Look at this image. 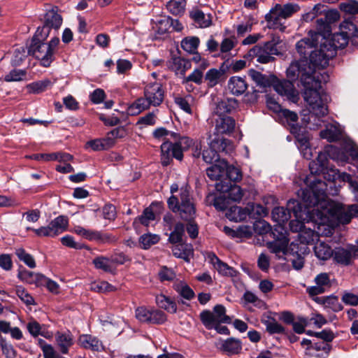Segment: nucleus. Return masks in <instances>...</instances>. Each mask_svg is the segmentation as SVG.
<instances>
[{
    "mask_svg": "<svg viewBox=\"0 0 358 358\" xmlns=\"http://www.w3.org/2000/svg\"><path fill=\"white\" fill-rule=\"evenodd\" d=\"M336 55L329 44H320L311 52L308 59L293 62L287 69V76L292 80L300 79L304 87L303 98L309 105L312 117H324L328 113L327 96L320 92L321 84L327 83L329 75L320 72L328 66L329 61Z\"/></svg>",
    "mask_w": 358,
    "mask_h": 358,
    "instance_id": "1",
    "label": "nucleus"
},
{
    "mask_svg": "<svg viewBox=\"0 0 358 358\" xmlns=\"http://www.w3.org/2000/svg\"><path fill=\"white\" fill-rule=\"evenodd\" d=\"M308 187L299 192L307 208H313L311 217L321 224L336 222V224H348L352 217H358V204L344 206L328 199L327 185L322 180L312 176L307 178Z\"/></svg>",
    "mask_w": 358,
    "mask_h": 358,
    "instance_id": "2",
    "label": "nucleus"
},
{
    "mask_svg": "<svg viewBox=\"0 0 358 358\" xmlns=\"http://www.w3.org/2000/svg\"><path fill=\"white\" fill-rule=\"evenodd\" d=\"M171 196L168 199L169 208L174 213H178L180 217L189 221L187 225V231L192 238L198 236V226L192 221L196 215L195 204L189 193V189L182 187L180 189L176 183L171 186Z\"/></svg>",
    "mask_w": 358,
    "mask_h": 358,
    "instance_id": "3",
    "label": "nucleus"
},
{
    "mask_svg": "<svg viewBox=\"0 0 358 358\" xmlns=\"http://www.w3.org/2000/svg\"><path fill=\"white\" fill-rule=\"evenodd\" d=\"M164 90L159 83H152L145 85L144 96L138 99L129 108L132 115L148 109L151 106H159L164 101Z\"/></svg>",
    "mask_w": 358,
    "mask_h": 358,
    "instance_id": "4",
    "label": "nucleus"
},
{
    "mask_svg": "<svg viewBox=\"0 0 358 358\" xmlns=\"http://www.w3.org/2000/svg\"><path fill=\"white\" fill-rule=\"evenodd\" d=\"M299 10V6L294 3L275 4L265 16L267 27L269 29H279L281 31H284L286 27L284 25V22H282V20L291 17Z\"/></svg>",
    "mask_w": 358,
    "mask_h": 358,
    "instance_id": "5",
    "label": "nucleus"
},
{
    "mask_svg": "<svg viewBox=\"0 0 358 358\" xmlns=\"http://www.w3.org/2000/svg\"><path fill=\"white\" fill-rule=\"evenodd\" d=\"M59 43L57 37L52 38L49 43H45L34 39L29 48V53L41 62L44 67H48L54 60V53Z\"/></svg>",
    "mask_w": 358,
    "mask_h": 358,
    "instance_id": "6",
    "label": "nucleus"
},
{
    "mask_svg": "<svg viewBox=\"0 0 358 358\" xmlns=\"http://www.w3.org/2000/svg\"><path fill=\"white\" fill-rule=\"evenodd\" d=\"M208 145L209 148L204 150L202 152L203 159L208 164L217 162L219 159L218 152H227L228 150L232 148L231 142L229 140L220 136L211 139L210 136Z\"/></svg>",
    "mask_w": 358,
    "mask_h": 358,
    "instance_id": "7",
    "label": "nucleus"
},
{
    "mask_svg": "<svg viewBox=\"0 0 358 358\" xmlns=\"http://www.w3.org/2000/svg\"><path fill=\"white\" fill-rule=\"evenodd\" d=\"M69 220L64 215H59L52 220L46 227L34 229V233L39 237H55L67 229Z\"/></svg>",
    "mask_w": 358,
    "mask_h": 358,
    "instance_id": "8",
    "label": "nucleus"
},
{
    "mask_svg": "<svg viewBox=\"0 0 358 358\" xmlns=\"http://www.w3.org/2000/svg\"><path fill=\"white\" fill-rule=\"evenodd\" d=\"M333 259L338 264L343 266L350 265L352 257H358V248L354 245L348 248H336L333 250Z\"/></svg>",
    "mask_w": 358,
    "mask_h": 358,
    "instance_id": "9",
    "label": "nucleus"
},
{
    "mask_svg": "<svg viewBox=\"0 0 358 358\" xmlns=\"http://www.w3.org/2000/svg\"><path fill=\"white\" fill-rule=\"evenodd\" d=\"M173 158L178 160H182L183 154L178 149L175 143L169 141H165L161 145V161L164 166L170 164Z\"/></svg>",
    "mask_w": 358,
    "mask_h": 358,
    "instance_id": "10",
    "label": "nucleus"
},
{
    "mask_svg": "<svg viewBox=\"0 0 358 358\" xmlns=\"http://www.w3.org/2000/svg\"><path fill=\"white\" fill-rule=\"evenodd\" d=\"M320 41L313 35L312 32H308L307 37L299 41L296 44V49L298 53L303 57L302 59H308L307 56L311 54L312 51L317 48V44Z\"/></svg>",
    "mask_w": 358,
    "mask_h": 358,
    "instance_id": "11",
    "label": "nucleus"
},
{
    "mask_svg": "<svg viewBox=\"0 0 358 358\" xmlns=\"http://www.w3.org/2000/svg\"><path fill=\"white\" fill-rule=\"evenodd\" d=\"M215 188L217 191L227 194V196L235 202H239L243 196L241 187L231 182H219L216 183Z\"/></svg>",
    "mask_w": 358,
    "mask_h": 358,
    "instance_id": "12",
    "label": "nucleus"
},
{
    "mask_svg": "<svg viewBox=\"0 0 358 358\" xmlns=\"http://www.w3.org/2000/svg\"><path fill=\"white\" fill-rule=\"evenodd\" d=\"M314 282L315 285L308 287L307 292L310 296H316L325 292L331 286L330 275L327 273H321L317 275Z\"/></svg>",
    "mask_w": 358,
    "mask_h": 358,
    "instance_id": "13",
    "label": "nucleus"
},
{
    "mask_svg": "<svg viewBox=\"0 0 358 358\" xmlns=\"http://www.w3.org/2000/svg\"><path fill=\"white\" fill-rule=\"evenodd\" d=\"M272 82L271 86L273 87L275 91L280 95L286 96L290 100H294L297 96L294 84L290 80H280L274 76V80Z\"/></svg>",
    "mask_w": 358,
    "mask_h": 358,
    "instance_id": "14",
    "label": "nucleus"
},
{
    "mask_svg": "<svg viewBox=\"0 0 358 358\" xmlns=\"http://www.w3.org/2000/svg\"><path fill=\"white\" fill-rule=\"evenodd\" d=\"M62 17L57 11L54 9L48 10L44 17V25L42 27V32L43 33V39L49 35L50 29H58L62 24Z\"/></svg>",
    "mask_w": 358,
    "mask_h": 358,
    "instance_id": "15",
    "label": "nucleus"
},
{
    "mask_svg": "<svg viewBox=\"0 0 358 358\" xmlns=\"http://www.w3.org/2000/svg\"><path fill=\"white\" fill-rule=\"evenodd\" d=\"M288 243L289 239L285 233L280 232V236L273 241L268 242L266 246L272 253L275 254L278 258H281L286 253Z\"/></svg>",
    "mask_w": 358,
    "mask_h": 358,
    "instance_id": "16",
    "label": "nucleus"
},
{
    "mask_svg": "<svg viewBox=\"0 0 358 358\" xmlns=\"http://www.w3.org/2000/svg\"><path fill=\"white\" fill-rule=\"evenodd\" d=\"M236 122L229 116H217L215 120V133L217 135L229 134L235 129Z\"/></svg>",
    "mask_w": 358,
    "mask_h": 358,
    "instance_id": "17",
    "label": "nucleus"
},
{
    "mask_svg": "<svg viewBox=\"0 0 358 358\" xmlns=\"http://www.w3.org/2000/svg\"><path fill=\"white\" fill-rule=\"evenodd\" d=\"M17 277L22 281L30 285H34L36 287L43 286V282L45 281V276L38 273L27 271L26 269L20 271Z\"/></svg>",
    "mask_w": 358,
    "mask_h": 358,
    "instance_id": "18",
    "label": "nucleus"
},
{
    "mask_svg": "<svg viewBox=\"0 0 358 358\" xmlns=\"http://www.w3.org/2000/svg\"><path fill=\"white\" fill-rule=\"evenodd\" d=\"M248 57L257 59V62L261 64H267L274 59L269 52L266 50L264 46L255 45L250 49L247 55Z\"/></svg>",
    "mask_w": 358,
    "mask_h": 358,
    "instance_id": "19",
    "label": "nucleus"
},
{
    "mask_svg": "<svg viewBox=\"0 0 358 358\" xmlns=\"http://www.w3.org/2000/svg\"><path fill=\"white\" fill-rule=\"evenodd\" d=\"M315 24L316 31L310 30L309 32H312L313 35H315V38L322 43L330 36L331 31V25L324 18L317 19Z\"/></svg>",
    "mask_w": 358,
    "mask_h": 358,
    "instance_id": "20",
    "label": "nucleus"
},
{
    "mask_svg": "<svg viewBox=\"0 0 358 358\" xmlns=\"http://www.w3.org/2000/svg\"><path fill=\"white\" fill-rule=\"evenodd\" d=\"M237 106L238 101L235 99H222L217 103L214 113L217 116H226V113H231Z\"/></svg>",
    "mask_w": 358,
    "mask_h": 358,
    "instance_id": "21",
    "label": "nucleus"
},
{
    "mask_svg": "<svg viewBox=\"0 0 358 358\" xmlns=\"http://www.w3.org/2000/svg\"><path fill=\"white\" fill-rule=\"evenodd\" d=\"M340 31L345 34L352 43L358 44V29L351 19L345 20L341 24Z\"/></svg>",
    "mask_w": 358,
    "mask_h": 358,
    "instance_id": "22",
    "label": "nucleus"
},
{
    "mask_svg": "<svg viewBox=\"0 0 358 358\" xmlns=\"http://www.w3.org/2000/svg\"><path fill=\"white\" fill-rule=\"evenodd\" d=\"M227 162L224 160L219 161L218 163L212 165L206 169L208 177L212 180H222V178L225 175Z\"/></svg>",
    "mask_w": 358,
    "mask_h": 358,
    "instance_id": "23",
    "label": "nucleus"
},
{
    "mask_svg": "<svg viewBox=\"0 0 358 358\" xmlns=\"http://www.w3.org/2000/svg\"><path fill=\"white\" fill-rule=\"evenodd\" d=\"M189 16L201 28L208 27L212 24L211 15H206L197 8H193L189 12Z\"/></svg>",
    "mask_w": 358,
    "mask_h": 358,
    "instance_id": "24",
    "label": "nucleus"
},
{
    "mask_svg": "<svg viewBox=\"0 0 358 358\" xmlns=\"http://www.w3.org/2000/svg\"><path fill=\"white\" fill-rule=\"evenodd\" d=\"M228 88L233 94L238 96L246 91L248 85L243 78L233 76L229 80Z\"/></svg>",
    "mask_w": 358,
    "mask_h": 358,
    "instance_id": "25",
    "label": "nucleus"
},
{
    "mask_svg": "<svg viewBox=\"0 0 358 358\" xmlns=\"http://www.w3.org/2000/svg\"><path fill=\"white\" fill-rule=\"evenodd\" d=\"M169 68L176 74L185 76V72L191 68V62L180 57H176L170 62Z\"/></svg>",
    "mask_w": 358,
    "mask_h": 358,
    "instance_id": "26",
    "label": "nucleus"
},
{
    "mask_svg": "<svg viewBox=\"0 0 358 358\" xmlns=\"http://www.w3.org/2000/svg\"><path fill=\"white\" fill-rule=\"evenodd\" d=\"M80 345L86 349H90L94 351H99L103 349L101 342L91 335L83 334L78 339Z\"/></svg>",
    "mask_w": 358,
    "mask_h": 358,
    "instance_id": "27",
    "label": "nucleus"
},
{
    "mask_svg": "<svg viewBox=\"0 0 358 358\" xmlns=\"http://www.w3.org/2000/svg\"><path fill=\"white\" fill-rule=\"evenodd\" d=\"M56 342L63 354H67L73 345V338L70 332H57L55 335Z\"/></svg>",
    "mask_w": 358,
    "mask_h": 358,
    "instance_id": "28",
    "label": "nucleus"
},
{
    "mask_svg": "<svg viewBox=\"0 0 358 358\" xmlns=\"http://www.w3.org/2000/svg\"><path fill=\"white\" fill-rule=\"evenodd\" d=\"M350 38H348L345 34L340 31V32L333 34L331 40L327 39L322 42L324 45L329 44L334 48V51L340 48H344L348 43Z\"/></svg>",
    "mask_w": 358,
    "mask_h": 358,
    "instance_id": "29",
    "label": "nucleus"
},
{
    "mask_svg": "<svg viewBox=\"0 0 358 358\" xmlns=\"http://www.w3.org/2000/svg\"><path fill=\"white\" fill-rule=\"evenodd\" d=\"M224 76V71L212 68L204 76V82L209 87H213L219 84Z\"/></svg>",
    "mask_w": 358,
    "mask_h": 358,
    "instance_id": "30",
    "label": "nucleus"
},
{
    "mask_svg": "<svg viewBox=\"0 0 358 358\" xmlns=\"http://www.w3.org/2000/svg\"><path fill=\"white\" fill-rule=\"evenodd\" d=\"M248 215V208H242L237 206L230 207L226 212V217L229 220L236 222L245 220Z\"/></svg>",
    "mask_w": 358,
    "mask_h": 358,
    "instance_id": "31",
    "label": "nucleus"
},
{
    "mask_svg": "<svg viewBox=\"0 0 358 358\" xmlns=\"http://www.w3.org/2000/svg\"><path fill=\"white\" fill-rule=\"evenodd\" d=\"M315 256L320 260H327L333 255V250L324 242L318 241L314 247Z\"/></svg>",
    "mask_w": 358,
    "mask_h": 358,
    "instance_id": "32",
    "label": "nucleus"
},
{
    "mask_svg": "<svg viewBox=\"0 0 358 358\" xmlns=\"http://www.w3.org/2000/svg\"><path fill=\"white\" fill-rule=\"evenodd\" d=\"M249 76L257 85L262 87L271 86L273 83L272 81L274 80V76H267L253 69L250 71Z\"/></svg>",
    "mask_w": 358,
    "mask_h": 358,
    "instance_id": "33",
    "label": "nucleus"
},
{
    "mask_svg": "<svg viewBox=\"0 0 358 358\" xmlns=\"http://www.w3.org/2000/svg\"><path fill=\"white\" fill-rule=\"evenodd\" d=\"M200 318L203 325L208 329H212L218 324L222 323L217 319L215 313L209 310H204L201 313Z\"/></svg>",
    "mask_w": 358,
    "mask_h": 358,
    "instance_id": "34",
    "label": "nucleus"
},
{
    "mask_svg": "<svg viewBox=\"0 0 358 358\" xmlns=\"http://www.w3.org/2000/svg\"><path fill=\"white\" fill-rule=\"evenodd\" d=\"M113 144V141L110 138H106L90 141L86 145L94 151H100L110 148Z\"/></svg>",
    "mask_w": 358,
    "mask_h": 358,
    "instance_id": "35",
    "label": "nucleus"
},
{
    "mask_svg": "<svg viewBox=\"0 0 358 358\" xmlns=\"http://www.w3.org/2000/svg\"><path fill=\"white\" fill-rule=\"evenodd\" d=\"M167 10L173 15L181 16L184 14L186 6L185 0H170L167 2Z\"/></svg>",
    "mask_w": 358,
    "mask_h": 358,
    "instance_id": "36",
    "label": "nucleus"
},
{
    "mask_svg": "<svg viewBox=\"0 0 358 358\" xmlns=\"http://www.w3.org/2000/svg\"><path fill=\"white\" fill-rule=\"evenodd\" d=\"M280 115L285 119L287 124L290 126V131L295 134L299 131L297 125L298 115L296 113L287 109L280 110Z\"/></svg>",
    "mask_w": 358,
    "mask_h": 358,
    "instance_id": "37",
    "label": "nucleus"
},
{
    "mask_svg": "<svg viewBox=\"0 0 358 358\" xmlns=\"http://www.w3.org/2000/svg\"><path fill=\"white\" fill-rule=\"evenodd\" d=\"M51 85L50 80L45 79L29 83L26 87L30 94H40L46 90Z\"/></svg>",
    "mask_w": 358,
    "mask_h": 358,
    "instance_id": "38",
    "label": "nucleus"
},
{
    "mask_svg": "<svg viewBox=\"0 0 358 358\" xmlns=\"http://www.w3.org/2000/svg\"><path fill=\"white\" fill-rule=\"evenodd\" d=\"M206 69L195 68L194 71L187 76H184L182 80L183 85H188L190 82L194 83L198 85H201L204 81L203 71Z\"/></svg>",
    "mask_w": 358,
    "mask_h": 358,
    "instance_id": "39",
    "label": "nucleus"
},
{
    "mask_svg": "<svg viewBox=\"0 0 358 358\" xmlns=\"http://www.w3.org/2000/svg\"><path fill=\"white\" fill-rule=\"evenodd\" d=\"M331 349V346L329 343H327L324 341H320L313 343V345H311V347L307 348L306 350L309 351V355L313 356L310 351L314 350L317 352H322L321 353H318L315 356L319 357H327L329 355Z\"/></svg>",
    "mask_w": 358,
    "mask_h": 358,
    "instance_id": "40",
    "label": "nucleus"
},
{
    "mask_svg": "<svg viewBox=\"0 0 358 358\" xmlns=\"http://www.w3.org/2000/svg\"><path fill=\"white\" fill-rule=\"evenodd\" d=\"M340 135L341 131L339 128L334 124H329L325 129L320 131V136L329 142L338 140Z\"/></svg>",
    "mask_w": 358,
    "mask_h": 358,
    "instance_id": "41",
    "label": "nucleus"
},
{
    "mask_svg": "<svg viewBox=\"0 0 358 358\" xmlns=\"http://www.w3.org/2000/svg\"><path fill=\"white\" fill-rule=\"evenodd\" d=\"M156 303L159 308L166 310L171 313H175L177 311L176 303L170 298L164 295H159L156 297Z\"/></svg>",
    "mask_w": 358,
    "mask_h": 358,
    "instance_id": "42",
    "label": "nucleus"
},
{
    "mask_svg": "<svg viewBox=\"0 0 358 358\" xmlns=\"http://www.w3.org/2000/svg\"><path fill=\"white\" fill-rule=\"evenodd\" d=\"M272 217L278 224L284 223L289 220L291 213L289 210L284 207H275L272 210Z\"/></svg>",
    "mask_w": 358,
    "mask_h": 358,
    "instance_id": "43",
    "label": "nucleus"
},
{
    "mask_svg": "<svg viewBox=\"0 0 358 358\" xmlns=\"http://www.w3.org/2000/svg\"><path fill=\"white\" fill-rule=\"evenodd\" d=\"M118 240V238L110 233H102L99 231H95L93 238L94 241L101 244H114Z\"/></svg>",
    "mask_w": 358,
    "mask_h": 358,
    "instance_id": "44",
    "label": "nucleus"
},
{
    "mask_svg": "<svg viewBox=\"0 0 358 358\" xmlns=\"http://www.w3.org/2000/svg\"><path fill=\"white\" fill-rule=\"evenodd\" d=\"M222 348L229 354H237L241 350V344L239 340L230 338L224 341Z\"/></svg>",
    "mask_w": 358,
    "mask_h": 358,
    "instance_id": "45",
    "label": "nucleus"
},
{
    "mask_svg": "<svg viewBox=\"0 0 358 358\" xmlns=\"http://www.w3.org/2000/svg\"><path fill=\"white\" fill-rule=\"evenodd\" d=\"M15 254L20 261L23 262L29 268H34L36 267V262L33 256L27 252L24 248H16Z\"/></svg>",
    "mask_w": 358,
    "mask_h": 358,
    "instance_id": "46",
    "label": "nucleus"
},
{
    "mask_svg": "<svg viewBox=\"0 0 358 358\" xmlns=\"http://www.w3.org/2000/svg\"><path fill=\"white\" fill-rule=\"evenodd\" d=\"M199 38L196 36L186 37L181 41L182 48L187 52H194L199 45Z\"/></svg>",
    "mask_w": 358,
    "mask_h": 358,
    "instance_id": "47",
    "label": "nucleus"
},
{
    "mask_svg": "<svg viewBox=\"0 0 358 358\" xmlns=\"http://www.w3.org/2000/svg\"><path fill=\"white\" fill-rule=\"evenodd\" d=\"M184 234V224L181 222H178L176 224L173 231L169 234V241L173 244L180 243L182 241Z\"/></svg>",
    "mask_w": 358,
    "mask_h": 358,
    "instance_id": "48",
    "label": "nucleus"
},
{
    "mask_svg": "<svg viewBox=\"0 0 358 358\" xmlns=\"http://www.w3.org/2000/svg\"><path fill=\"white\" fill-rule=\"evenodd\" d=\"M225 175L227 178L220 182H238L242 179V173L239 169L227 164Z\"/></svg>",
    "mask_w": 358,
    "mask_h": 358,
    "instance_id": "49",
    "label": "nucleus"
},
{
    "mask_svg": "<svg viewBox=\"0 0 358 358\" xmlns=\"http://www.w3.org/2000/svg\"><path fill=\"white\" fill-rule=\"evenodd\" d=\"M160 238L157 234H145L139 238V243L141 248L146 250L150 248L152 245L157 243Z\"/></svg>",
    "mask_w": 358,
    "mask_h": 358,
    "instance_id": "50",
    "label": "nucleus"
},
{
    "mask_svg": "<svg viewBox=\"0 0 358 358\" xmlns=\"http://www.w3.org/2000/svg\"><path fill=\"white\" fill-rule=\"evenodd\" d=\"M110 262H111L110 259L103 256H99L94 258L92 261V263L96 268L101 269L103 271L108 273L113 272V268Z\"/></svg>",
    "mask_w": 358,
    "mask_h": 358,
    "instance_id": "51",
    "label": "nucleus"
},
{
    "mask_svg": "<svg viewBox=\"0 0 358 358\" xmlns=\"http://www.w3.org/2000/svg\"><path fill=\"white\" fill-rule=\"evenodd\" d=\"M326 157L324 154L320 153L317 158V162L313 161L309 164V169L312 175L320 173L326 164Z\"/></svg>",
    "mask_w": 358,
    "mask_h": 358,
    "instance_id": "52",
    "label": "nucleus"
},
{
    "mask_svg": "<svg viewBox=\"0 0 358 358\" xmlns=\"http://www.w3.org/2000/svg\"><path fill=\"white\" fill-rule=\"evenodd\" d=\"M27 328L29 334L34 337H36L38 335H41L45 338L51 337V335H49L48 332H44L41 330V326L35 320H31L28 322Z\"/></svg>",
    "mask_w": 358,
    "mask_h": 358,
    "instance_id": "53",
    "label": "nucleus"
},
{
    "mask_svg": "<svg viewBox=\"0 0 358 358\" xmlns=\"http://www.w3.org/2000/svg\"><path fill=\"white\" fill-rule=\"evenodd\" d=\"M266 331L271 334H284L285 328L274 319L268 320L264 322Z\"/></svg>",
    "mask_w": 358,
    "mask_h": 358,
    "instance_id": "54",
    "label": "nucleus"
},
{
    "mask_svg": "<svg viewBox=\"0 0 358 358\" xmlns=\"http://www.w3.org/2000/svg\"><path fill=\"white\" fill-rule=\"evenodd\" d=\"M175 289L185 299L190 300L194 296L193 290L185 283L180 282L175 285Z\"/></svg>",
    "mask_w": 358,
    "mask_h": 358,
    "instance_id": "55",
    "label": "nucleus"
},
{
    "mask_svg": "<svg viewBox=\"0 0 358 358\" xmlns=\"http://www.w3.org/2000/svg\"><path fill=\"white\" fill-rule=\"evenodd\" d=\"M192 100L191 95H188L185 97L176 96L174 101L177 106H178L182 110L188 114H192V108L189 102Z\"/></svg>",
    "mask_w": 358,
    "mask_h": 358,
    "instance_id": "56",
    "label": "nucleus"
},
{
    "mask_svg": "<svg viewBox=\"0 0 358 358\" xmlns=\"http://www.w3.org/2000/svg\"><path fill=\"white\" fill-rule=\"evenodd\" d=\"M26 75V71L22 69H13L6 74L3 80L6 82H19L23 80Z\"/></svg>",
    "mask_w": 358,
    "mask_h": 358,
    "instance_id": "57",
    "label": "nucleus"
},
{
    "mask_svg": "<svg viewBox=\"0 0 358 358\" xmlns=\"http://www.w3.org/2000/svg\"><path fill=\"white\" fill-rule=\"evenodd\" d=\"M0 346L3 354L6 358H15L16 356V352L14 350L13 345L8 343L2 336H0Z\"/></svg>",
    "mask_w": 358,
    "mask_h": 358,
    "instance_id": "58",
    "label": "nucleus"
},
{
    "mask_svg": "<svg viewBox=\"0 0 358 358\" xmlns=\"http://www.w3.org/2000/svg\"><path fill=\"white\" fill-rule=\"evenodd\" d=\"M166 316L164 312L159 310L151 309L149 324H161L165 322Z\"/></svg>",
    "mask_w": 358,
    "mask_h": 358,
    "instance_id": "59",
    "label": "nucleus"
},
{
    "mask_svg": "<svg viewBox=\"0 0 358 358\" xmlns=\"http://www.w3.org/2000/svg\"><path fill=\"white\" fill-rule=\"evenodd\" d=\"M152 27L157 34H164L166 33L170 28V20L166 17L162 18L155 22Z\"/></svg>",
    "mask_w": 358,
    "mask_h": 358,
    "instance_id": "60",
    "label": "nucleus"
},
{
    "mask_svg": "<svg viewBox=\"0 0 358 358\" xmlns=\"http://www.w3.org/2000/svg\"><path fill=\"white\" fill-rule=\"evenodd\" d=\"M155 215L152 210L150 208H147L144 210L143 214L135 220L134 223L138 220L142 224L148 226L150 222L155 220Z\"/></svg>",
    "mask_w": 358,
    "mask_h": 358,
    "instance_id": "61",
    "label": "nucleus"
},
{
    "mask_svg": "<svg viewBox=\"0 0 358 358\" xmlns=\"http://www.w3.org/2000/svg\"><path fill=\"white\" fill-rule=\"evenodd\" d=\"M15 293L17 296L27 305L34 304V298L21 286H17L15 288Z\"/></svg>",
    "mask_w": 358,
    "mask_h": 358,
    "instance_id": "62",
    "label": "nucleus"
},
{
    "mask_svg": "<svg viewBox=\"0 0 358 358\" xmlns=\"http://www.w3.org/2000/svg\"><path fill=\"white\" fill-rule=\"evenodd\" d=\"M254 230L259 234H266L271 231V225L264 220H259L255 222Z\"/></svg>",
    "mask_w": 358,
    "mask_h": 358,
    "instance_id": "63",
    "label": "nucleus"
},
{
    "mask_svg": "<svg viewBox=\"0 0 358 358\" xmlns=\"http://www.w3.org/2000/svg\"><path fill=\"white\" fill-rule=\"evenodd\" d=\"M293 330L295 333L301 334L305 332V329L308 325V319L304 317H298L296 321L292 323Z\"/></svg>",
    "mask_w": 358,
    "mask_h": 358,
    "instance_id": "64",
    "label": "nucleus"
}]
</instances>
